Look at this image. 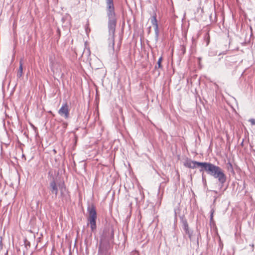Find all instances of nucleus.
Instances as JSON below:
<instances>
[{
	"label": "nucleus",
	"instance_id": "obj_21",
	"mask_svg": "<svg viewBox=\"0 0 255 255\" xmlns=\"http://www.w3.org/2000/svg\"><path fill=\"white\" fill-rule=\"evenodd\" d=\"M112 236H114V232H113V231L112 232Z\"/></svg>",
	"mask_w": 255,
	"mask_h": 255
},
{
	"label": "nucleus",
	"instance_id": "obj_5",
	"mask_svg": "<svg viewBox=\"0 0 255 255\" xmlns=\"http://www.w3.org/2000/svg\"><path fill=\"white\" fill-rule=\"evenodd\" d=\"M58 114L65 119H68L69 116V110L67 104H63L58 111Z\"/></svg>",
	"mask_w": 255,
	"mask_h": 255
},
{
	"label": "nucleus",
	"instance_id": "obj_15",
	"mask_svg": "<svg viewBox=\"0 0 255 255\" xmlns=\"http://www.w3.org/2000/svg\"><path fill=\"white\" fill-rule=\"evenodd\" d=\"M252 125H255V120L254 119H251L249 120V121Z\"/></svg>",
	"mask_w": 255,
	"mask_h": 255
},
{
	"label": "nucleus",
	"instance_id": "obj_1",
	"mask_svg": "<svg viewBox=\"0 0 255 255\" xmlns=\"http://www.w3.org/2000/svg\"><path fill=\"white\" fill-rule=\"evenodd\" d=\"M106 13L108 17V27L109 33V40L112 42V47L114 46V38L117 16L115 12L114 0H106Z\"/></svg>",
	"mask_w": 255,
	"mask_h": 255
},
{
	"label": "nucleus",
	"instance_id": "obj_2",
	"mask_svg": "<svg viewBox=\"0 0 255 255\" xmlns=\"http://www.w3.org/2000/svg\"><path fill=\"white\" fill-rule=\"evenodd\" d=\"M207 170H208V174L209 175L218 179L221 189L227 180V177L224 170L220 167L211 163Z\"/></svg>",
	"mask_w": 255,
	"mask_h": 255
},
{
	"label": "nucleus",
	"instance_id": "obj_6",
	"mask_svg": "<svg viewBox=\"0 0 255 255\" xmlns=\"http://www.w3.org/2000/svg\"><path fill=\"white\" fill-rule=\"evenodd\" d=\"M200 164H201V165L198 164V167H200V170H199L200 172H202V176L203 181L206 183V179H205L204 176V172L205 171L208 174V170H207V169L209 168V167L210 166L211 163L210 162H200Z\"/></svg>",
	"mask_w": 255,
	"mask_h": 255
},
{
	"label": "nucleus",
	"instance_id": "obj_11",
	"mask_svg": "<svg viewBox=\"0 0 255 255\" xmlns=\"http://www.w3.org/2000/svg\"><path fill=\"white\" fill-rule=\"evenodd\" d=\"M151 22L152 24L153 25V26H154V27L158 26V23H157V20L156 19V14L155 13H154L151 17Z\"/></svg>",
	"mask_w": 255,
	"mask_h": 255
},
{
	"label": "nucleus",
	"instance_id": "obj_7",
	"mask_svg": "<svg viewBox=\"0 0 255 255\" xmlns=\"http://www.w3.org/2000/svg\"><path fill=\"white\" fill-rule=\"evenodd\" d=\"M182 227L185 233L188 236L190 240L191 241L192 239L193 232L190 230L188 222L186 220L182 219Z\"/></svg>",
	"mask_w": 255,
	"mask_h": 255
},
{
	"label": "nucleus",
	"instance_id": "obj_10",
	"mask_svg": "<svg viewBox=\"0 0 255 255\" xmlns=\"http://www.w3.org/2000/svg\"><path fill=\"white\" fill-rule=\"evenodd\" d=\"M96 220H88V224L90 225V228L92 232L96 230Z\"/></svg>",
	"mask_w": 255,
	"mask_h": 255
},
{
	"label": "nucleus",
	"instance_id": "obj_12",
	"mask_svg": "<svg viewBox=\"0 0 255 255\" xmlns=\"http://www.w3.org/2000/svg\"><path fill=\"white\" fill-rule=\"evenodd\" d=\"M23 74V67H22V63L20 61L19 63V70L17 72V76L18 78L21 77Z\"/></svg>",
	"mask_w": 255,
	"mask_h": 255
},
{
	"label": "nucleus",
	"instance_id": "obj_14",
	"mask_svg": "<svg viewBox=\"0 0 255 255\" xmlns=\"http://www.w3.org/2000/svg\"><path fill=\"white\" fill-rule=\"evenodd\" d=\"M162 61V57L161 56L158 60L157 65L155 66V68H162V66L161 65V62Z\"/></svg>",
	"mask_w": 255,
	"mask_h": 255
},
{
	"label": "nucleus",
	"instance_id": "obj_8",
	"mask_svg": "<svg viewBox=\"0 0 255 255\" xmlns=\"http://www.w3.org/2000/svg\"><path fill=\"white\" fill-rule=\"evenodd\" d=\"M87 211L89 213L88 220H96L97 213L95 207L93 205L89 207L87 209Z\"/></svg>",
	"mask_w": 255,
	"mask_h": 255
},
{
	"label": "nucleus",
	"instance_id": "obj_16",
	"mask_svg": "<svg viewBox=\"0 0 255 255\" xmlns=\"http://www.w3.org/2000/svg\"><path fill=\"white\" fill-rule=\"evenodd\" d=\"M213 213H214V210H212L211 211V215H210V220H212L213 219Z\"/></svg>",
	"mask_w": 255,
	"mask_h": 255
},
{
	"label": "nucleus",
	"instance_id": "obj_19",
	"mask_svg": "<svg viewBox=\"0 0 255 255\" xmlns=\"http://www.w3.org/2000/svg\"><path fill=\"white\" fill-rule=\"evenodd\" d=\"M229 164L231 168H232V165L231 164V163H229Z\"/></svg>",
	"mask_w": 255,
	"mask_h": 255
},
{
	"label": "nucleus",
	"instance_id": "obj_20",
	"mask_svg": "<svg viewBox=\"0 0 255 255\" xmlns=\"http://www.w3.org/2000/svg\"><path fill=\"white\" fill-rule=\"evenodd\" d=\"M213 192H214L215 193L217 194V192L216 191H212Z\"/></svg>",
	"mask_w": 255,
	"mask_h": 255
},
{
	"label": "nucleus",
	"instance_id": "obj_13",
	"mask_svg": "<svg viewBox=\"0 0 255 255\" xmlns=\"http://www.w3.org/2000/svg\"><path fill=\"white\" fill-rule=\"evenodd\" d=\"M154 31H155V40L157 42L158 40V37H159V29H158V26L154 27Z\"/></svg>",
	"mask_w": 255,
	"mask_h": 255
},
{
	"label": "nucleus",
	"instance_id": "obj_4",
	"mask_svg": "<svg viewBox=\"0 0 255 255\" xmlns=\"http://www.w3.org/2000/svg\"><path fill=\"white\" fill-rule=\"evenodd\" d=\"M111 247L109 243L102 240L99 245V255H110Z\"/></svg>",
	"mask_w": 255,
	"mask_h": 255
},
{
	"label": "nucleus",
	"instance_id": "obj_3",
	"mask_svg": "<svg viewBox=\"0 0 255 255\" xmlns=\"http://www.w3.org/2000/svg\"><path fill=\"white\" fill-rule=\"evenodd\" d=\"M58 187L61 190V194H62L63 189H65L64 183L61 184L59 183L58 185H57L56 182V179L54 177H52V179L51 180L49 183V189L51 193L54 195L55 198H56L57 196Z\"/></svg>",
	"mask_w": 255,
	"mask_h": 255
},
{
	"label": "nucleus",
	"instance_id": "obj_9",
	"mask_svg": "<svg viewBox=\"0 0 255 255\" xmlns=\"http://www.w3.org/2000/svg\"><path fill=\"white\" fill-rule=\"evenodd\" d=\"M198 164L201 165L200 162L191 160V159L186 160L184 163L185 167L192 169L197 168Z\"/></svg>",
	"mask_w": 255,
	"mask_h": 255
},
{
	"label": "nucleus",
	"instance_id": "obj_17",
	"mask_svg": "<svg viewBox=\"0 0 255 255\" xmlns=\"http://www.w3.org/2000/svg\"><path fill=\"white\" fill-rule=\"evenodd\" d=\"M54 65H53V63H52L51 64V69L53 71H54Z\"/></svg>",
	"mask_w": 255,
	"mask_h": 255
},
{
	"label": "nucleus",
	"instance_id": "obj_18",
	"mask_svg": "<svg viewBox=\"0 0 255 255\" xmlns=\"http://www.w3.org/2000/svg\"><path fill=\"white\" fill-rule=\"evenodd\" d=\"M177 218V214L176 211H175V219H176Z\"/></svg>",
	"mask_w": 255,
	"mask_h": 255
}]
</instances>
